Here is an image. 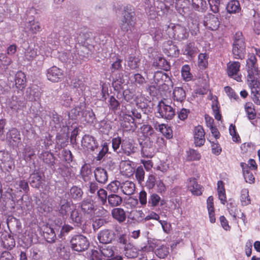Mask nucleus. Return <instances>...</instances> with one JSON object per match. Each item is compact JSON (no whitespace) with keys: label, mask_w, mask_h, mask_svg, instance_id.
Wrapping results in <instances>:
<instances>
[{"label":"nucleus","mask_w":260,"mask_h":260,"mask_svg":"<svg viewBox=\"0 0 260 260\" xmlns=\"http://www.w3.org/2000/svg\"><path fill=\"white\" fill-rule=\"evenodd\" d=\"M97 195L99 199L103 205H104L107 203L108 200L107 192L103 188H101L97 191Z\"/></svg>","instance_id":"69168bd1"},{"label":"nucleus","mask_w":260,"mask_h":260,"mask_svg":"<svg viewBox=\"0 0 260 260\" xmlns=\"http://www.w3.org/2000/svg\"><path fill=\"white\" fill-rule=\"evenodd\" d=\"M133 162L129 160L121 161L120 164V170L121 174L127 177L132 176L135 169L132 166Z\"/></svg>","instance_id":"f3484780"},{"label":"nucleus","mask_w":260,"mask_h":260,"mask_svg":"<svg viewBox=\"0 0 260 260\" xmlns=\"http://www.w3.org/2000/svg\"><path fill=\"white\" fill-rule=\"evenodd\" d=\"M140 59L136 56H131L127 60V65L131 69L135 70L139 66Z\"/></svg>","instance_id":"bf43d9fd"},{"label":"nucleus","mask_w":260,"mask_h":260,"mask_svg":"<svg viewBox=\"0 0 260 260\" xmlns=\"http://www.w3.org/2000/svg\"><path fill=\"white\" fill-rule=\"evenodd\" d=\"M88 256L89 260H102V253L100 250L91 249L89 251Z\"/></svg>","instance_id":"774afa93"},{"label":"nucleus","mask_w":260,"mask_h":260,"mask_svg":"<svg viewBox=\"0 0 260 260\" xmlns=\"http://www.w3.org/2000/svg\"><path fill=\"white\" fill-rule=\"evenodd\" d=\"M116 236V233L113 230L105 229L99 232L98 239L101 243L107 244L115 241Z\"/></svg>","instance_id":"6e6552de"},{"label":"nucleus","mask_w":260,"mask_h":260,"mask_svg":"<svg viewBox=\"0 0 260 260\" xmlns=\"http://www.w3.org/2000/svg\"><path fill=\"white\" fill-rule=\"evenodd\" d=\"M120 185L121 183L119 181L115 180L112 181L108 184L107 189L112 192V193H116L118 192Z\"/></svg>","instance_id":"338daca9"},{"label":"nucleus","mask_w":260,"mask_h":260,"mask_svg":"<svg viewBox=\"0 0 260 260\" xmlns=\"http://www.w3.org/2000/svg\"><path fill=\"white\" fill-rule=\"evenodd\" d=\"M64 74L62 69L53 66L46 71V77L52 82H59L63 79Z\"/></svg>","instance_id":"0eeeda50"},{"label":"nucleus","mask_w":260,"mask_h":260,"mask_svg":"<svg viewBox=\"0 0 260 260\" xmlns=\"http://www.w3.org/2000/svg\"><path fill=\"white\" fill-rule=\"evenodd\" d=\"M1 238L4 248L11 250L15 246V240L11 234H3Z\"/></svg>","instance_id":"4be33fe9"},{"label":"nucleus","mask_w":260,"mask_h":260,"mask_svg":"<svg viewBox=\"0 0 260 260\" xmlns=\"http://www.w3.org/2000/svg\"><path fill=\"white\" fill-rule=\"evenodd\" d=\"M169 30L168 36L170 38L181 41L187 39L189 37V32L187 28L180 24H171L168 26Z\"/></svg>","instance_id":"7ed1b4c3"},{"label":"nucleus","mask_w":260,"mask_h":260,"mask_svg":"<svg viewBox=\"0 0 260 260\" xmlns=\"http://www.w3.org/2000/svg\"><path fill=\"white\" fill-rule=\"evenodd\" d=\"M71 210V204L67 200H62L60 202V207L59 212L62 216L67 215Z\"/></svg>","instance_id":"8fccbe9b"},{"label":"nucleus","mask_w":260,"mask_h":260,"mask_svg":"<svg viewBox=\"0 0 260 260\" xmlns=\"http://www.w3.org/2000/svg\"><path fill=\"white\" fill-rule=\"evenodd\" d=\"M29 30L32 34H36L37 32L41 31V26L38 21H35L34 20L29 21L28 23Z\"/></svg>","instance_id":"5fc2aeb1"},{"label":"nucleus","mask_w":260,"mask_h":260,"mask_svg":"<svg viewBox=\"0 0 260 260\" xmlns=\"http://www.w3.org/2000/svg\"><path fill=\"white\" fill-rule=\"evenodd\" d=\"M232 52L234 58L243 59L246 54V44H233Z\"/></svg>","instance_id":"412c9836"},{"label":"nucleus","mask_w":260,"mask_h":260,"mask_svg":"<svg viewBox=\"0 0 260 260\" xmlns=\"http://www.w3.org/2000/svg\"><path fill=\"white\" fill-rule=\"evenodd\" d=\"M15 83L17 89L23 90L26 86V77L24 72L18 71L15 76Z\"/></svg>","instance_id":"aec40b11"},{"label":"nucleus","mask_w":260,"mask_h":260,"mask_svg":"<svg viewBox=\"0 0 260 260\" xmlns=\"http://www.w3.org/2000/svg\"><path fill=\"white\" fill-rule=\"evenodd\" d=\"M94 177L97 182L101 184L106 183L108 179L107 171L101 168H96L94 171Z\"/></svg>","instance_id":"b1692460"},{"label":"nucleus","mask_w":260,"mask_h":260,"mask_svg":"<svg viewBox=\"0 0 260 260\" xmlns=\"http://www.w3.org/2000/svg\"><path fill=\"white\" fill-rule=\"evenodd\" d=\"M109 150V145L107 142H104L102 145V149L98 154L96 159L97 160H101L108 153Z\"/></svg>","instance_id":"e2e57ef3"},{"label":"nucleus","mask_w":260,"mask_h":260,"mask_svg":"<svg viewBox=\"0 0 260 260\" xmlns=\"http://www.w3.org/2000/svg\"><path fill=\"white\" fill-rule=\"evenodd\" d=\"M226 10L229 13H238L241 10L239 1L237 0L230 1L227 4Z\"/></svg>","instance_id":"72a5a7b5"},{"label":"nucleus","mask_w":260,"mask_h":260,"mask_svg":"<svg viewBox=\"0 0 260 260\" xmlns=\"http://www.w3.org/2000/svg\"><path fill=\"white\" fill-rule=\"evenodd\" d=\"M134 215L136 216L135 220L138 222L143 221H146L150 219H154L158 221L160 218L159 215L153 211H151L146 217H145V215L142 210L136 211L134 213Z\"/></svg>","instance_id":"dca6fc26"},{"label":"nucleus","mask_w":260,"mask_h":260,"mask_svg":"<svg viewBox=\"0 0 260 260\" xmlns=\"http://www.w3.org/2000/svg\"><path fill=\"white\" fill-rule=\"evenodd\" d=\"M245 110L249 119H254L256 116L255 109L251 103H246L245 105Z\"/></svg>","instance_id":"3c124183"},{"label":"nucleus","mask_w":260,"mask_h":260,"mask_svg":"<svg viewBox=\"0 0 260 260\" xmlns=\"http://www.w3.org/2000/svg\"><path fill=\"white\" fill-rule=\"evenodd\" d=\"M186 158L188 161L199 160L201 158V155L197 150L189 149L186 152Z\"/></svg>","instance_id":"37998d69"},{"label":"nucleus","mask_w":260,"mask_h":260,"mask_svg":"<svg viewBox=\"0 0 260 260\" xmlns=\"http://www.w3.org/2000/svg\"><path fill=\"white\" fill-rule=\"evenodd\" d=\"M29 180L32 186L38 188L42 183V176L38 172L34 173L30 175Z\"/></svg>","instance_id":"e433bc0d"},{"label":"nucleus","mask_w":260,"mask_h":260,"mask_svg":"<svg viewBox=\"0 0 260 260\" xmlns=\"http://www.w3.org/2000/svg\"><path fill=\"white\" fill-rule=\"evenodd\" d=\"M22 154L24 160L28 161L35 155V151L31 146H26L23 149Z\"/></svg>","instance_id":"de8ad7c7"},{"label":"nucleus","mask_w":260,"mask_h":260,"mask_svg":"<svg viewBox=\"0 0 260 260\" xmlns=\"http://www.w3.org/2000/svg\"><path fill=\"white\" fill-rule=\"evenodd\" d=\"M134 121V118L131 114L125 113L121 124V127L125 131H134L136 128Z\"/></svg>","instance_id":"4468645a"},{"label":"nucleus","mask_w":260,"mask_h":260,"mask_svg":"<svg viewBox=\"0 0 260 260\" xmlns=\"http://www.w3.org/2000/svg\"><path fill=\"white\" fill-rule=\"evenodd\" d=\"M164 200H161L160 196L156 193L151 194L148 201V206L152 208H155L158 206L159 203L160 202V205L162 206Z\"/></svg>","instance_id":"2f4dec72"},{"label":"nucleus","mask_w":260,"mask_h":260,"mask_svg":"<svg viewBox=\"0 0 260 260\" xmlns=\"http://www.w3.org/2000/svg\"><path fill=\"white\" fill-rule=\"evenodd\" d=\"M134 101L139 108L143 109L147 107V100L145 96L142 94L137 95L135 98Z\"/></svg>","instance_id":"6e6d98bb"},{"label":"nucleus","mask_w":260,"mask_h":260,"mask_svg":"<svg viewBox=\"0 0 260 260\" xmlns=\"http://www.w3.org/2000/svg\"><path fill=\"white\" fill-rule=\"evenodd\" d=\"M95 138L89 135H85L82 140V144L88 149H93L95 145Z\"/></svg>","instance_id":"f704fd0d"},{"label":"nucleus","mask_w":260,"mask_h":260,"mask_svg":"<svg viewBox=\"0 0 260 260\" xmlns=\"http://www.w3.org/2000/svg\"><path fill=\"white\" fill-rule=\"evenodd\" d=\"M246 60L247 82L251 89V98L255 104L260 105V71L258 70L257 59L254 54L248 55Z\"/></svg>","instance_id":"f257e3e1"},{"label":"nucleus","mask_w":260,"mask_h":260,"mask_svg":"<svg viewBox=\"0 0 260 260\" xmlns=\"http://www.w3.org/2000/svg\"><path fill=\"white\" fill-rule=\"evenodd\" d=\"M37 49L29 46L24 52V59L28 61H31L37 57Z\"/></svg>","instance_id":"c756f323"},{"label":"nucleus","mask_w":260,"mask_h":260,"mask_svg":"<svg viewBox=\"0 0 260 260\" xmlns=\"http://www.w3.org/2000/svg\"><path fill=\"white\" fill-rule=\"evenodd\" d=\"M80 174L85 181H88L92 175L91 169L86 165L82 166L80 170Z\"/></svg>","instance_id":"603ef678"},{"label":"nucleus","mask_w":260,"mask_h":260,"mask_svg":"<svg viewBox=\"0 0 260 260\" xmlns=\"http://www.w3.org/2000/svg\"><path fill=\"white\" fill-rule=\"evenodd\" d=\"M115 247L111 245H104L100 248L102 254L107 260H121V257L115 253Z\"/></svg>","instance_id":"f8f14e48"},{"label":"nucleus","mask_w":260,"mask_h":260,"mask_svg":"<svg viewBox=\"0 0 260 260\" xmlns=\"http://www.w3.org/2000/svg\"><path fill=\"white\" fill-rule=\"evenodd\" d=\"M155 254L160 258H166L169 254V248L165 245H161L155 250Z\"/></svg>","instance_id":"4d7b16f0"},{"label":"nucleus","mask_w":260,"mask_h":260,"mask_svg":"<svg viewBox=\"0 0 260 260\" xmlns=\"http://www.w3.org/2000/svg\"><path fill=\"white\" fill-rule=\"evenodd\" d=\"M109 103V109L112 111H115L119 109L120 103L114 96L112 95L110 97Z\"/></svg>","instance_id":"0e129e2a"},{"label":"nucleus","mask_w":260,"mask_h":260,"mask_svg":"<svg viewBox=\"0 0 260 260\" xmlns=\"http://www.w3.org/2000/svg\"><path fill=\"white\" fill-rule=\"evenodd\" d=\"M187 186L188 190L196 196H201L204 190L203 186L198 183L197 179L194 177L189 178L187 180Z\"/></svg>","instance_id":"9d476101"},{"label":"nucleus","mask_w":260,"mask_h":260,"mask_svg":"<svg viewBox=\"0 0 260 260\" xmlns=\"http://www.w3.org/2000/svg\"><path fill=\"white\" fill-rule=\"evenodd\" d=\"M135 13L128 6L124 8L122 17L119 23L121 31L124 32H132L135 25Z\"/></svg>","instance_id":"f03ea898"},{"label":"nucleus","mask_w":260,"mask_h":260,"mask_svg":"<svg viewBox=\"0 0 260 260\" xmlns=\"http://www.w3.org/2000/svg\"><path fill=\"white\" fill-rule=\"evenodd\" d=\"M125 251V255L129 258L137 257L138 253L136 248L132 244H128L124 249Z\"/></svg>","instance_id":"58836bf2"},{"label":"nucleus","mask_w":260,"mask_h":260,"mask_svg":"<svg viewBox=\"0 0 260 260\" xmlns=\"http://www.w3.org/2000/svg\"><path fill=\"white\" fill-rule=\"evenodd\" d=\"M194 144L196 146H203L205 142V132L202 126L198 125L194 129Z\"/></svg>","instance_id":"2eb2a0df"},{"label":"nucleus","mask_w":260,"mask_h":260,"mask_svg":"<svg viewBox=\"0 0 260 260\" xmlns=\"http://www.w3.org/2000/svg\"><path fill=\"white\" fill-rule=\"evenodd\" d=\"M121 149L123 154L129 156L138 151V147L133 140L128 139L122 140Z\"/></svg>","instance_id":"9b49d317"},{"label":"nucleus","mask_w":260,"mask_h":260,"mask_svg":"<svg viewBox=\"0 0 260 260\" xmlns=\"http://www.w3.org/2000/svg\"><path fill=\"white\" fill-rule=\"evenodd\" d=\"M120 189L124 194L131 196L134 193L136 185L133 181H125L121 184Z\"/></svg>","instance_id":"a878e982"},{"label":"nucleus","mask_w":260,"mask_h":260,"mask_svg":"<svg viewBox=\"0 0 260 260\" xmlns=\"http://www.w3.org/2000/svg\"><path fill=\"white\" fill-rule=\"evenodd\" d=\"M158 112L161 117L167 120L172 119L175 115V109L162 100L158 103Z\"/></svg>","instance_id":"423d86ee"},{"label":"nucleus","mask_w":260,"mask_h":260,"mask_svg":"<svg viewBox=\"0 0 260 260\" xmlns=\"http://www.w3.org/2000/svg\"><path fill=\"white\" fill-rule=\"evenodd\" d=\"M192 5L195 10L203 11L207 8V3L205 0H192Z\"/></svg>","instance_id":"a18cd8bd"},{"label":"nucleus","mask_w":260,"mask_h":260,"mask_svg":"<svg viewBox=\"0 0 260 260\" xmlns=\"http://www.w3.org/2000/svg\"><path fill=\"white\" fill-rule=\"evenodd\" d=\"M44 237L48 243L54 242L56 238L54 229L47 226L44 229Z\"/></svg>","instance_id":"473e14b6"},{"label":"nucleus","mask_w":260,"mask_h":260,"mask_svg":"<svg viewBox=\"0 0 260 260\" xmlns=\"http://www.w3.org/2000/svg\"><path fill=\"white\" fill-rule=\"evenodd\" d=\"M186 92L183 87H175L173 89L172 98L174 102L182 103L186 99Z\"/></svg>","instance_id":"393cba45"},{"label":"nucleus","mask_w":260,"mask_h":260,"mask_svg":"<svg viewBox=\"0 0 260 260\" xmlns=\"http://www.w3.org/2000/svg\"><path fill=\"white\" fill-rule=\"evenodd\" d=\"M240 166L242 170L256 171L257 165L254 159L250 158L248 160L247 164L241 162Z\"/></svg>","instance_id":"c03bdc74"},{"label":"nucleus","mask_w":260,"mask_h":260,"mask_svg":"<svg viewBox=\"0 0 260 260\" xmlns=\"http://www.w3.org/2000/svg\"><path fill=\"white\" fill-rule=\"evenodd\" d=\"M70 243L73 250L82 252L87 250L89 246V242L87 238L81 234L74 235Z\"/></svg>","instance_id":"20e7f679"},{"label":"nucleus","mask_w":260,"mask_h":260,"mask_svg":"<svg viewBox=\"0 0 260 260\" xmlns=\"http://www.w3.org/2000/svg\"><path fill=\"white\" fill-rule=\"evenodd\" d=\"M156 129H158L168 139L171 138L173 136V132L171 128L167 124H158Z\"/></svg>","instance_id":"c9c22d12"},{"label":"nucleus","mask_w":260,"mask_h":260,"mask_svg":"<svg viewBox=\"0 0 260 260\" xmlns=\"http://www.w3.org/2000/svg\"><path fill=\"white\" fill-rule=\"evenodd\" d=\"M209 58V55L206 53H201L198 55V66L202 69H206L208 64V60Z\"/></svg>","instance_id":"a19ab883"},{"label":"nucleus","mask_w":260,"mask_h":260,"mask_svg":"<svg viewBox=\"0 0 260 260\" xmlns=\"http://www.w3.org/2000/svg\"><path fill=\"white\" fill-rule=\"evenodd\" d=\"M204 25L206 27L211 30L215 31L218 29L220 25L218 16L212 14H208L205 17Z\"/></svg>","instance_id":"1a4fd4ad"},{"label":"nucleus","mask_w":260,"mask_h":260,"mask_svg":"<svg viewBox=\"0 0 260 260\" xmlns=\"http://www.w3.org/2000/svg\"><path fill=\"white\" fill-rule=\"evenodd\" d=\"M190 68L188 64H185L181 68V76L185 81H189L192 78V75L190 73Z\"/></svg>","instance_id":"49530a36"},{"label":"nucleus","mask_w":260,"mask_h":260,"mask_svg":"<svg viewBox=\"0 0 260 260\" xmlns=\"http://www.w3.org/2000/svg\"><path fill=\"white\" fill-rule=\"evenodd\" d=\"M12 63V58L6 53H0V68L7 69L8 67Z\"/></svg>","instance_id":"79ce46f5"},{"label":"nucleus","mask_w":260,"mask_h":260,"mask_svg":"<svg viewBox=\"0 0 260 260\" xmlns=\"http://www.w3.org/2000/svg\"><path fill=\"white\" fill-rule=\"evenodd\" d=\"M241 64L239 61H230L226 64V73L229 77L238 82L242 81V75L240 73Z\"/></svg>","instance_id":"39448f33"},{"label":"nucleus","mask_w":260,"mask_h":260,"mask_svg":"<svg viewBox=\"0 0 260 260\" xmlns=\"http://www.w3.org/2000/svg\"><path fill=\"white\" fill-rule=\"evenodd\" d=\"M13 159L7 152L0 151V167L6 170L11 169Z\"/></svg>","instance_id":"6ab92c4d"},{"label":"nucleus","mask_w":260,"mask_h":260,"mask_svg":"<svg viewBox=\"0 0 260 260\" xmlns=\"http://www.w3.org/2000/svg\"><path fill=\"white\" fill-rule=\"evenodd\" d=\"M163 52L168 56L176 57L179 54L177 46L172 41H167L163 44Z\"/></svg>","instance_id":"ddd939ff"},{"label":"nucleus","mask_w":260,"mask_h":260,"mask_svg":"<svg viewBox=\"0 0 260 260\" xmlns=\"http://www.w3.org/2000/svg\"><path fill=\"white\" fill-rule=\"evenodd\" d=\"M135 177L138 183L141 184L144 181L145 171L142 166L138 167L134 172Z\"/></svg>","instance_id":"864d4df0"},{"label":"nucleus","mask_w":260,"mask_h":260,"mask_svg":"<svg viewBox=\"0 0 260 260\" xmlns=\"http://www.w3.org/2000/svg\"><path fill=\"white\" fill-rule=\"evenodd\" d=\"M182 51L184 55L192 57L198 52L199 50L196 46L194 42H190L184 46Z\"/></svg>","instance_id":"cd10ccee"},{"label":"nucleus","mask_w":260,"mask_h":260,"mask_svg":"<svg viewBox=\"0 0 260 260\" xmlns=\"http://www.w3.org/2000/svg\"><path fill=\"white\" fill-rule=\"evenodd\" d=\"M229 132L230 135L232 137V140L234 142L239 143L241 141V138L236 131V126L231 124L229 126Z\"/></svg>","instance_id":"052dcab7"},{"label":"nucleus","mask_w":260,"mask_h":260,"mask_svg":"<svg viewBox=\"0 0 260 260\" xmlns=\"http://www.w3.org/2000/svg\"><path fill=\"white\" fill-rule=\"evenodd\" d=\"M240 201L243 206H247L251 203L250 197L248 190L246 188L242 189L241 191Z\"/></svg>","instance_id":"ea45409f"},{"label":"nucleus","mask_w":260,"mask_h":260,"mask_svg":"<svg viewBox=\"0 0 260 260\" xmlns=\"http://www.w3.org/2000/svg\"><path fill=\"white\" fill-rule=\"evenodd\" d=\"M141 155L143 157L151 158L154 155V148L150 143L145 142L144 144H141Z\"/></svg>","instance_id":"bb28decb"},{"label":"nucleus","mask_w":260,"mask_h":260,"mask_svg":"<svg viewBox=\"0 0 260 260\" xmlns=\"http://www.w3.org/2000/svg\"><path fill=\"white\" fill-rule=\"evenodd\" d=\"M112 218L121 224L124 222L126 219L127 215L126 211L122 208H114L111 210Z\"/></svg>","instance_id":"a211bd4d"},{"label":"nucleus","mask_w":260,"mask_h":260,"mask_svg":"<svg viewBox=\"0 0 260 260\" xmlns=\"http://www.w3.org/2000/svg\"><path fill=\"white\" fill-rule=\"evenodd\" d=\"M81 209L84 215L91 216L95 212L93 202L89 200H84L81 203Z\"/></svg>","instance_id":"5701e85b"},{"label":"nucleus","mask_w":260,"mask_h":260,"mask_svg":"<svg viewBox=\"0 0 260 260\" xmlns=\"http://www.w3.org/2000/svg\"><path fill=\"white\" fill-rule=\"evenodd\" d=\"M8 137L15 143H19L21 140L20 132L16 128H13L10 130Z\"/></svg>","instance_id":"09e8293b"},{"label":"nucleus","mask_w":260,"mask_h":260,"mask_svg":"<svg viewBox=\"0 0 260 260\" xmlns=\"http://www.w3.org/2000/svg\"><path fill=\"white\" fill-rule=\"evenodd\" d=\"M83 193V191L80 187L73 186L70 190L69 196L74 200H79L81 199Z\"/></svg>","instance_id":"4c0bfd02"},{"label":"nucleus","mask_w":260,"mask_h":260,"mask_svg":"<svg viewBox=\"0 0 260 260\" xmlns=\"http://www.w3.org/2000/svg\"><path fill=\"white\" fill-rule=\"evenodd\" d=\"M122 202V198L116 193H111L108 196V204L112 207L120 206Z\"/></svg>","instance_id":"c85d7f7f"},{"label":"nucleus","mask_w":260,"mask_h":260,"mask_svg":"<svg viewBox=\"0 0 260 260\" xmlns=\"http://www.w3.org/2000/svg\"><path fill=\"white\" fill-rule=\"evenodd\" d=\"M43 161L49 165L50 167L55 165V157L53 153L48 151H45L42 153L41 156Z\"/></svg>","instance_id":"7c9ffc66"},{"label":"nucleus","mask_w":260,"mask_h":260,"mask_svg":"<svg viewBox=\"0 0 260 260\" xmlns=\"http://www.w3.org/2000/svg\"><path fill=\"white\" fill-rule=\"evenodd\" d=\"M70 217L73 222L76 223L78 225L81 224L83 221L82 217L77 209H74L71 211Z\"/></svg>","instance_id":"13d9d810"},{"label":"nucleus","mask_w":260,"mask_h":260,"mask_svg":"<svg viewBox=\"0 0 260 260\" xmlns=\"http://www.w3.org/2000/svg\"><path fill=\"white\" fill-rule=\"evenodd\" d=\"M224 91L231 100L237 101L239 98L235 90L230 86H226L224 88Z\"/></svg>","instance_id":"680f3d73"}]
</instances>
